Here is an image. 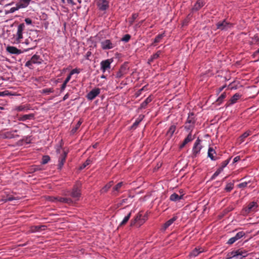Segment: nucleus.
<instances>
[{"mask_svg": "<svg viewBox=\"0 0 259 259\" xmlns=\"http://www.w3.org/2000/svg\"><path fill=\"white\" fill-rule=\"evenodd\" d=\"M24 43H25V44H26V45H28V44H29V39H26V40H25V42H24Z\"/></svg>", "mask_w": 259, "mask_h": 259, "instance_id": "obj_64", "label": "nucleus"}, {"mask_svg": "<svg viewBox=\"0 0 259 259\" xmlns=\"http://www.w3.org/2000/svg\"><path fill=\"white\" fill-rule=\"evenodd\" d=\"M204 5L203 0H198L192 8V11H197Z\"/></svg>", "mask_w": 259, "mask_h": 259, "instance_id": "obj_22", "label": "nucleus"}, {"mask_svg": "<svg viewBox=\"0 0 259 259\" xmlns=\"http://www.w3.org/2000/svg\"><path fill=\"white\" fill-rule=\"evenodd\" d=\"M92 162V160L90 158H88L80 166V169L85 168L87 166L89 165Z\"/></svg>", "mask_w": 259, "mask_h": 259, "instance_id": "obj_43", "label": "nucleus"}, {"mask_svg": "<svg viewBox=\"0 0 259 259\" xmlns=\"http://www.w3.org/2000/svg\"><path fill=\"white\" fill-rule=\"evenodd\" d=\"M259 54V49L256 50L253 54V56L256 55L257 54Z\"/></svg>", "mask_w": 259, "mask_h": 259, "instance_id": "obj_62", "label": "nucleus"}, {"mask_svg": "<svg viewBox=\"0 0 259 259\" xmlns=\"http://www.w3.org/2000/svg\"><path fill=\"white\" fill-rule=\"evenodd\" d=\"M214 155H216L215 151L212 147H209L208 150V157L212 160H216L218 159V157Z\"/></svg>", "mask_w": 259, "mask_h": 259, "instance_id": "obj_21", "label": "nucleus"}, {"mask_svg": "<svg viewBox=\"0 0 259 259\" xmlns=\"http://www.w3.org/2000/svg\"><path fill=\"white\" fill-rule=\"evenodd\" d=\"M147 217L144 215H143L141 212H139L134 218V219L131 221V226H137L140 227L142 226L146 221Z\"/></svg>", "mask_w": 259, "mask_h": 259, "instance_id": "obj_1", "label": "nucleus"}, {"mask_svg": "<svg viewBox=\"0 0 259 259\" xmlns=\"http://www.w3.org/2000/svg\"><path fill=\"white\" fill-rule=\"evenodd\" d=\"M138 15L137 14H136V13L135 14H133L132 15L133 19V20L136 19L138 17Z\"/></svg>", "mask_w": 259, "mask_h": 259, "instance_id": "obj_58", "label": "nucleus"}, {"mask_svg": "<svg viewBox=\"0 0 259 259\" xmlns=\"http://www.w3.org/2000/svg\"><path fill=\"white\" fill-rule=\"evenodd\" d=\"M248 255V251L243 248H239L237 250H234L232 251L229 253L228 255L230 256L227 258V259L231 258H237L239 259H242L246 256H247Z\"/></svg>", "mask_w": 259, "mask_h": 259, "instance_id": "obj_2", "label": "nucleus"}, {"mask_svg": "<svg viewBox=\"0 0 259 259\" xmlns=\"http://www.w3.org/2000/svg\"><path fill=\"white\" fill-rule=\"evenodd\" d=\"M236 241H237V240L235 239V238L234 237H233L228 240V241L227 242V244H229V245H231V244H233L234 242H235Z\"/></svg>", "mask_w": 259, "mask_h": 259, "instance_id": "obj_49", "label": "nucleus"}, {"mask_svg": "<svg viewBox=\"0 0 259 259\" xmlns=\"http://www.w3.org/2000/svg\"><path fill=\"white\" fill-rule=\"evenodd\" d=\"M4 135L5 138L7 139H12L14 138V135L12 132H6L4 133Z\"/></svg>", "mask_w": 259, "mask_h": 259, "instance_id": "obj_41", "label": "nucleus"}, {"mask_svg": "<svg viewBox=\"0 0 259 259\" xmlns=\"http://www.w3.org/2000/svg\"><path fill=\"white\" fill-rule=\"evenodd\" d=\"M152 100V98L151 96H149L148 98L146 99V100L141 103L140 105V108L145 109L147 105L150 103Z\"/></svg>", "mask_w": 259, "mask_h": 259, "instance_id": "obj_25", "label": "nucleus"}, {"mask_svg": "<svg viewBox=\"0 0 259 259\" xmlns=\"http://www.w3.org/2000/svg\"><path fill=\"white\" fill-rule=\"evenodd\" d=\"M66 84H67V83H65L64 82L62 84L61 89H60V91L61 92H63L65 90V88L66 87Z\"/></svg>", "mask_w": 259, "mask_h": 259, "instance_id": "obj_53", "label": "nucleus"}, {"mask_svg": "<svg viewBox=\"0 0 259 259\" xmlns=\"http://www.w3.org/2000/svg\"><path fill=\"white\" fill-rule=\"evenodd\" d=\"M222 168H219L217 171L213 174V175L211 176L210 180H213L215 179V178L219 175V174L223 171Z\"/></svg>", "mask_w": 259, "mask_h": 259, "instance_id": "obj_39", "label": "nucleus"}, {"mask_svg": "<svg viewBox=\"0 0 259 259\" xmlns=\"http://www.w3.org/2000/svg\"><path fill=\"white\" fill-rule=\"evenodd\" d=\"M7 51L12 54H20L22 53V51L20 50H19L17 48L13 46H8L7 48Z\"/></svg>", "mask_w": 259, "mask_h": 259, "instance_id": "obj_19", "label": "nucleus"}, {"mask_svg": "<svg viewBox=\"0 0 259 259\" xmlns=\"http://www.w3.org/2000/svg\"><path fill=\"white\" fill-rule=\"evenodd\" d=\"M226 97V93H223L217 100L216 102L218 105H220L224 101V99Z\"/></svg>", "mask_w": 259, "mask_h": 259, "instance_id": "obj_35", "label": "nucleus"}, {"mask_svg": "<svg viewBox=\"0 0 259 259\" xmlns=\"http://www.w3.org/2000/svg\"><path fill=\"white\" fill-rule=\"evenodd\" d=\"M16 109L17 111H24V110H28L29 109V108L25 106H18L16 108Z\"/></svg>", "mask_w": 259, "mask_h": 259, "instance_id": "obj_47", "label": "nucleus"}, {"mask_svg": "<svg viewBox=\"0 0 259 259\" xmlns=\"http://www.w3.org/2000/svg\"><path fill=\"white\" fill-rule=\"evenodd\" d=\"M17 199L15 197L13 196H9L7 198V199L5 200V202L7 201H11Z\"/></svg>", "mask_w": 259, "mask_h": 259, "instance_id": "obj_52", "label": "nucleus"}, {"mask_svg": "<svg viewBox=\"0 0 259 259\" xmlns=\"http://www.w3.org/2000/svg\"><path fill=\"white\" fill-rule=\"evenodd\" d=\"M144 117V116L140 115L138 118H137L135 122L133 123L132 127L133 128H136V127L139 124V123L141 122V121L142 120L143 118Z\"/></svg>", "mask_w": 259, "mask_h": 259, "instance_id": "obj_38", "label": "nucleus"}, {"mask_svg": "<svg viewBox=\"0 0 259 259\" xmlns=\"http://www.w3.org/2000/svg\"><path fill=\"white\" fill-rule=\"evenodd\" d=\"M101 46L103 50H110L116 46V43L112 42L110 39H105L101 42Z\"/></svg>", "mask_w": 259, "mask_h": 259, "instance_id": "obj_9", "label": "nucleus"}, {"mask_svg": "<svg viewBox=\"0 0 259 259\" xmlns=\"http://www.w3.org/2000/svg\"><path fill=\"white\" fill-rule=\"evenodd\" d=\"M178 219V217L176 215L174 216L171 219L165 222L163 225V227L165 229L170 226L175 221Z\"/></svg>", "mask_w": 259, "mask_h": 259, "instance_id": "obj_24", "label": "nucleus"}, {"mask_svg": "<svg viewBox=\"0 0 259 259\" xmlns=\"http://www.w3.org/2000/svg\"><path fill=\"white\" fill-rule=\"evenodd\" d=\"M31 0H21L19 5V8H24L27 7L29 4Z\"/></svg>", "mask_w": 259, "mask_h": 259, "instance_id": "obj_28", "label": "nucleus"}, {"mask_svg": "<svg viewBox=\"0 0 259 259\" xmlns=\"http://www.w3.org/2000/svg\"><path fill=\"white\" fill-rule=\"evenodd\" d=\"M196 119L195 118V115L193 113H190L188 115V117L187 118L186 122L187 123L194 124L195 123Z\"/></svg>", "mask_w": 259, "mask_h": 259, "instance_id": "obj_26", "label": "nucleus"}, {"mask_svg": "<svg viewBox=\"0 0 259 259\" xmlns=\"http://www.w3.org/2000/svg\"><path fill=\"white\" fill-rule=\"evenodd\" d=\"M25 28V25L24 23L20 24L17 28V31L15 35V43L18 44L21 41L23 38V32Z\"/></svg>", "mask_w": 259, "mask_h": 259, "instance_id": "obj_6", "label": "nucleus"}, {"mask_svg": "<svg viewBox=\"0 0 259 259\" xmlns=\"http://www.w3.org/2000/svg\"><path fill=\"white\" fill-rule=\"evenodd\" d=\"M67 2H68V3L71 4L72 5H75V3L73 2V0H67Z\"/></svg>", "mask_w": 259, "mask_h": 259, "instance_id": "obj_57", "label": "nucleus"}, {"mask_svg": "<svg viewBox=\"0 0 259 259\" xmlns=\"http://www.w3.org/2000/svg\"><path fill=\"white\" fill-rule=\"evenodd\" d=\"M251 134L250 131H247L245 133H244L241 136L239 137V141L240 143H242L245 138H246L248 136H249Z\"/></svg>", "mask_w": 259, "mask_h": 259, "instance_id": "obj_33", "label": "nucleus"}, {"mask_svg": "<svg viewBox=\"0 0 259 259\" xmlns=\"http://www.w3.org/2000/svg\"><path fill=\"white\" fill-rule=\"evenodd\" d=\"M217 28L221 30H227L232 27V24L224 19L216 24Z\"/></svg>", "mask_w": 259, "mask_h": 259, "instance_id": "obj_8", "label": "nucleus"}, {"mask_svg": "<svg viewBox=\"0 0 259 259\" xmlns=\"http://www.w3.org/2000/svg\"><path fill=\"white\" fill-rule=\"evenodd\" d=\"M50 200L54 202H60L63 203H66L68 204H72L73 203V200L70 198L62 197H51L50 198Z\"/></svg>", "mask_w": 259, "mask_h": 259, "instance_id": "obj_7", "label": "nucleus"}, {"mask_svg": "<svg viewBox=\"0 0 259 259\" xmlns=\"http://www.w3.org/2000/svg\"><path fill=\"white\" fill-rule=\"evenodd\" d=\"M67 154V152H66L65 151H63V154H61L60 157L59 158L58 166L60 169H61L64 165V163L66 160Z\"/></svg>", "mask_w": 259, "mask_h": 259, "instance_id": "obj_17", "label": "nucleus"}, {"mask_svg": "<svg viewBox=\"0 0 259 259\" xmlns=\"http://www.w3.org/2000/svg\"><path fill=\"white\" fill-rule=\"evenodd\" d=\"M25 22H26V23L27 24H28V25L32 24V20H31V19H30V18H26L25 19Z\"/></svg>", "mask_w": 259, "mask_h": 259, "instance_id": "obj_54", "label": "nucleus"}, {"mask_svg": "<svg viewBox=\"0 0 259 259\" xmlns=\"http://www.w3.org/2000/svg\"><path fill=\"white\" fill-rule=\"evenodd\" d=\"M194 127V124H191L189 123H187L186 122L185 125V128L187 130L188 132H192L193 128Z\"/></svg>", "mask_w": 259, "mask_h": 259, "instance_id": "obj_37", "label": "nucleus"}, {"mask_svg": "<svg viewBox=\"0 0 259 259\" xmlns=\"http://www.w3.org/2000/svg\"><path fill=\"white\" fill-rule=\"evenodd\" d=\"M245 233L244 232L240 231V232H238L236 234V235L234 236V237L237 241L238 240L240 239V238L243 237L244 236H245Z\"/></svg>", "mask_w": 259, "mask_h": 259, "instance_id": "obj_40", "label": "nucleus"}, {"mask_svg": "<svg viewBox=\"0 0 259 259\" xmlns=\"http://www.w3.org/2000/svg\"><path fill=\"white\" fill-rule=\"evenodd\" d=\"M100 93V89L99 88H95L90 91L87 95V98L89 100H94Z\"/></svg>", "mask_w": 259, "mask_h": 259, "instance_id": "obj_11", "label": "nucleus"}, {"mask_svg": "<svg viewBox=\"0 0 259 259\" xmlns=\"http://www.w3.org/2000/svg\"><path fill=\"white\" fill-rule=\"evenodd\" d=\"M79 73V71L75 68V69H72L70 72L69 73V74L72 76L73 74H75V73Z\"/></svg>", "mask_w": 259, "mask_h": 259, "instance_id": "obj_51", "label": "nucleus"}, {"mask_svg": "<svg viewBox=\"0 0 259 259\" xmlns=\"http://www.w3.org/2000/svg\"><path fill=\"white\" fill-rule=\"evenodd\" d=\"M131 214H132V212H129L127 215H126L123 220L122 221V222L120 223L119 225V227H121V226H124V225H125L127 222L128 221V220H130V218H131Z\"/></svg>", "mask_w": 259, "mask_h": 259, "instance_id": "obj_30", "label": "nucleus"}, {"mask_svg": "<svg viewBox=\"0 0 259 259\" xmlns=\"http://www.w3.org/2000/svg\"><path fill=\"white\" fill-rule=\"evenodd\" d=\"M230 161V159H227L224 161L222 164L221 167L220 168H222V170H223L224 168L229 163Z\"/></svg>", "mask_w": 259, "mask_h": 259, "instance_id": "obj_46", "label": "nucleus"}, {"mask_svg": "<svg viewBox=\"0 0 259 259\" xmlns=\"http://www.w3.org/2000/svg\"><path fill=\"white\" fill-rule=\"evenodd\" d=\"M241 95L239 93H236L227 102L226 104V107L231 106L237 102L238 100L240 99Z\"/></svg>", "mask_w": 259, "mask_h": 259, "instance_id": "obj_13", "label": "nucleus"}, {"mask_svg": "<svg viewBox=\"0 0 259 259\" xmlns=\"http://www.w3.org/2000/svg\"><path fill=\"white\" fill-rule=\"evenodd\" d=\"M161 54V51H157L155 54H153L151 56L150 59H149V63L152 62L154 60L157 59L159 57L160 55Z\"/></svg>", "mask_w": 259, "mask_h": 259, "instance_id": "obj_34", "label": "nucleus"}, {"mask_svg": "<svg viewBox=\"0 0 259 259\" xmlns=\"http://www.w3.org/2000/svg\"><path fill=\"white\" fill-rule=\"evenodd\" d=\"M240 156H236L234 159H233V162L234 163H235V162H238L239 160H240Z\"/></svg>", "mask_w": 259, "mask_h": 259, "instance_id": "obj_56", "label": "nucleus"}, {"mask_svg": "<svg viewBox=\"0 0 259 259\" xmlns=\"http://www.w3.org/2000/svg\"><path fill=\"white\" fill-rule=\"evenodd\" d=\"M258 204L256 202L252 201L248 204V205L243 208V213L247 215L251 212H255L257 210Z\"/></svg>", "mask_w": 259, "mask_h": 259, "instance_id": "obj_3", "label": "nucleus"}, {"mask_svg": "<svg viewBox=\"0 0 259 259\" xmlns=\"http://www.w3.org/2000/svg\"><path fill=\"white\" fill-rule=\"evenodd\" d=\"M34 119V114L30 113L29 114H25L20 116L18 120L20 121H26L27 120H31Z\"/></svg>", "mask_w": 259, "mask_h": 259, "instance_id": "obj_20", "label": "nucleus"}, {"mask_svg": "<svg viewBox=\"0 0 259 259\" xmlns=\"http://www.w3.org/2000/svg\"><path fill=\"white\" fill-rule=\"evenodd\" d=\"M81 184L78 183L75 185L71 192L70 195L75 201L78 200L81 195Z\"/></svg>", "mask_w": 259, "mask_h": 259, "instance_id": "obj_4", "label": "nucleus"}, {"mask_svg": "<svg viewBox=\"0 0 259 259\" xmlns=\"http://www.w3.org/2000/svg\"><path fill=\"white\" fill-rule=\"evenodd\" d=\"M165 36V34L164 33H161V34H159L158 35H157L155 39H154V42H153V45L155 46V44H157V43H158L159 42H160L161 40L163 38V37Z\"/></svg>", "mask_w": 259, "mask_h": 259, "instance_id": "obj_32", "label": "nucleus"}, {"mask_svg": "<svg viewBox=\"0 0 259 259\" xmlns=\"http://www.w3.org/2000/svg\"><path fill=\"white\" fill-rule=\"evenodd\" d=\"M183 195H179L176 193H173L170 196L169 199L172 201H177L182 199Z\"/></svg>", "mask_w": 259, "mask_h": 259, "instance_id": "obj_27", "label": "nucleus"}, {"mask_svg": "<svg viewBox=\"0 0 259 259\" xmlns=\"http://www.w3.org/2000/svg\"><path fill=\"white\" fill-rule=\"evenodd\" d=\"M54 92V90L52 88L49 89H45L42 90V93L44 94H46L47 95H49L51 93H53Z\"/></svg>", "mask_w": 259, "mask_h": 259, "instance_id": "obj_45", "label": "nucleus"}, {"mask_svg": "<svg viewBox=\"0 0 259 259\" xmlns=\"http://www.w3.org/2000/svg\"><path fill=\"white\" fill-rule=\"evenodd\" d=\"M200 142L201 140L199 139H197L194 143L192 149L194 157H196L202 149V146L200 145Z\"/></svg>", "mask_w": 259, "mask_h": 259, "instance_id": "obj_10", "label": "nucleus"}, {"mask_svg": "<svg viewBox=\"0 0 259 259\" xmlns=\"http://www.w3.org/2000/svg\"><path fill=\"white\" fill-rule=\"evenodd\" d=\"M131 38V35L130 34H125L122 38H121V40L122 41H125V42H127L129 41V40Z\"/></svg>", "mask_w": 259, "mask_h": 259, "instance_id": "obj_48", "label": "nucleus"}, {"mask_svg": "<svg viewBox=\"0 0 259 259\" xmlns=\"http://www.w3.org/2000/svg\"><path fill=\"white\" fill-rule=\"evenodd\" d=\"M50 160V157L48 155H45L42 157L41 163L43 164H47Z\"/></svg>", "mask_w": 259, "mask_h": 259, "instance_id": "obj_44", "label": "nucleus"}, {"mask_svg": "<svg viewBox=\"0 0 259 259\" xmlns=\"http://www.w3.org/2000/svg\"><path fill=\"white\" fill-rule=\"evenodd\" d=\"M204 249L202 248H195L190 254L191 256L195 257L198 255L200 253L203 252Z\"/></svg>", "mask_w": 259, "mask_h": 259, "instance_id": "obj_23", "label": "nucleus"}, {"mask_svg": "<svg viewBox=\"0 0 259 259\" xmlns=\"http://www.w3.org/2000/svg\"><path fill=\"white\" fill-rule=\"evenodd\" d=\"M253 39L256 42H259V38L257 36H254Z\"/></svg>", "mask_w": 259, "mask_h": 259, "instance_id": "obj_61", "label": "nucleus"}, {"mask_svg": "<svg viewBox=\"0 0 259 259\" xmlns=\"http://www.w3.org/2000/svg\"><path fill=\"white\" fill-rule=\"evenodd\" d=\"M71 77V75L70 74H69V75L66 77V78L65 79V80H64V82L67 83L70 80Z\"/></svg>", "mask_w": 259, "mask_h": 259, "instance_id": "obj_55", "label": "nucleus"}, {"mask_svg": "<svg viewBox=\"0 0 259 259\" xmlns=\"http://www.w3.org/2000/svg\"><path fill=\"white\" fill-rule=\"evenodd\" d=\"M47 227L45 225L33 226L30 228V231L32 233L39 232L45 230Z\"/></svg>", "mask_w": 259, "mask_h": 259, "instance_id": "obj_14", "label": "nucleus"}, {"mask_svg": "<svg viewBox=\"0 0 259 259\" xmlns=\"http://www.w3.org/2000/svg\"><path fill=\"white\" fill-rule=\"evenodd\" d=\"M176 129V126L175 125H172L169 128V130L167 132L166 135L169 138H171Z\"/></svg>", "mask_w": 259, "mask_h": 259, "instance_id": "obj_29", "label": "nucleus"}, {"mask_svg": "<svg viewBox=\"0 0 259 259\" xmlns=\"http://www.w3.org/2000/svg\"><path fill=\"white\" fill-rule=\"evenodd\" d=\"M127 200H128L127 198L123 199L122 200L121 203L122 204L126 203H127Z\"/></svg>", "mask_w": 259, "mask_h": 259, "instance_id": "obj_60", "label": "nucleus"}, {"mask_svg": "<svg viewBox=\"0 0 259 259\" xmlns=\"http://www.w3.org/2000/svg\"><path fill=\"white\" fill-rule=\"evenodd\" d=\"M113 183V181H111L106 184L101 190V193H106L111 187Z\"/></svg>", "mask_w": 259, "mask_h": 259, "instance_id": "obj_31", "label": "nucleus"}, {"mask_svg": "<svg viewBox=\"0 0 259 259\" xmlns=\"http://www.w3.org/2000/svg\"><path fill=\"white\" fill-rule=\"evenodd\" d=\"M125 184L120 182L117 184L112 189V194L113 195L117 196L121 192V189L124 188Z\"/></svg>", "mask_w": 259, "mask_h": 259, "instance_id": "obj_12", "label": "nucleus"}, {"mask_svg": "<svg viewBox=\"0 0 259 259\" xmlns=\"http://www.w3.org/2000/svg\"><path fill=\"white\" fill-rule=\"evenodd\" d=\"M98 7L100 11H105L109 8V2H98Z\"/></svg>", "mask_w": 259, "mask_h": 259, "instance_id": "obj_18", "label": "nucleus"}, {"mask_svg": "<svg viewBox=\"0 0 259 259\" xmlns=\"http://www.w3.org/2000/svg\"><path fill=\"white\" fill-rule=\"evenodd\" d=\"M69 96V94H68V93H67V94H66L64 96L63 99V101L66 100L67 99H68V98Z\"/></svg>", "mask_w": 259, "mask_h": 259, "instance_id": "obj_59", "label": "nucleus"}, {"mask_svg": "<svg viewBox=\"0 0 259 259\" xmlns=\"http://www.w3.org/2000/svg\"><path fill=\"white\" fill-rule=\"evenodd\" d=\"M111 62L109 59L102 61L101 63V69L104 72L107 69L110 68Z\"/></svg>", "mask_w": 259, "mask_h": 259, "instance_id": "obj_16", "label": "nucleus"}, {"mask_svg": "<svg viewBox=\"0 0 259 259\" xmlns=\"http://www.w3.org/2000/svg\"><path fill=\"white\" fill-rule=\"evenodd\" d=\"M225 87V86H223L221 88H220L219 89V93H220L222 91V90L224 89V88Z\"/></svg>", "mask_w": 259, "mask_h": 259, "instance_id": "obj_63", "label": "nucleus"}, {"mask_svg": "<svg viewBox=\"0 0 259 259\" xmlns=\"http://www.w3.org/2000/svg\"><path fill=\"white\" fill-rule=\"evenodd\" d=\"M82 121L81 119H80L76 124L75 126L73 127L71 131L72 133H74L76 132V131L78 130V128L79 127L80 125L81 124Z\"/></svg>", "mask_w": 259, "mask_h": 259, "instance_id": "obj_42", "label": "nucleus"}, {"mask_svg": "<svg viewBox=\"0 0 259 259\" xmlns=\"http://www.w3.org/2000/svg\"><path fill=\"white\" fill-rule=\"evenodd\" d=\"M194 139V136H193L191 133V132L189 133L187 137L184 139L182 144L180 146V148L181 149H182L184 148L185 145L188 144V143L191 142L193 139Z\"/></svg>", "mask_w": 259, "mask_h": 259, "instance_id": "obj_15", "label": "nucleus"}, {"mask_svg": "<svg viewBox=\"0 0 259 259\" xmlns=\"http://www.w3.org/2000/svg\"><path fill=\"white\" fill-rule=\"evenodd\" d=\"M42 62V60L40 56L35 54L31 57L30 60L26 62L25 66L32 69L33 64H40Z\"/></svg>", "mask_w": 259, "mask_h": 259, "instance_id": "obj_5", "label": "nucleus"}, {"mask_svg": "<svg viewBox=\"0 0 259 259\" xmlns=\"http://www.w3.org/2000/svg\"><path fill=\"white\" fill-rule=\"evenodd\" d=\"M234 188V183H228L227 184L225 190L227 192H231Z\"/></svg>", "mask_w": 259, "mask_h": 259, "instance_id": "obj_36", "label": "nucleus"}, {"mask_svg": "<svg viewBox=\"0 0 259 259\" xmlns=\"http://www.w3.org/2000/svg\"><path fill=\"white\" fill-rule=\"evenodd\" d=\"M247 182H243V183H240L239 184H238V187L240 188H245L247 186Z\"/></svg>", "mask_w": 259, "mask_h": 259, "instance_id": "obj_50", "label": "nucleus"}]
</instances>
